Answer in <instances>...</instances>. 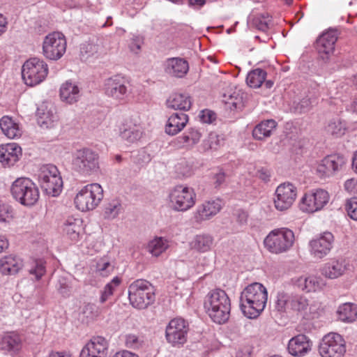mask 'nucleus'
I'll use <instances>...</instances> for the list:
<instances>
[{"label":"nucleus","instance_id":"1","mask_svg":"<svg viewBox=\"0 0 357 357\" xmlns=\"http://www.w3.org/2000/svg\"><path fill=\"white\" fill-rule=\"evenodd\" d=\"M240 308L249 319L257 318L264 310L268 292L266 287L259 282L248 285L241 293Z\"/></svg>","mask_w":357,"mask_h":357},{"label":"nucleus","instance_id":"2","mask_svg":"<svg viewBox=\"0 0 357 357\" xmlns=\"http://www.w3.org/2000/svg\"><path fill=\"white\" fill-rule=\"evenodd\" d=\"M204 308L211 320L218 324L226 323L231 312V300L225 290H211L204 299Z\"/></svg>","mask_w":357,"mask_h":357},{"label":"nucleus","instance_id":"3","mask_svg":"<svg viewBox=\"0 0 357 357\" xmlns=\"http://www.w3.org/2000/svg\"><path fill=\"white\" fill-rule=\"evenodd\" d=\"M155 287L146 280L138 279L128 287V298L132 307L143 310L155 300Z\"/></svg>","mask_w":357,"mask_h":357},{"label":"nucleus","instance_id":"4","mask_svg":"<svg viewBox=\"0 0 357 357\" xmlns=\"http://www.w3.org/2000/svg\"><path fill=\"white\" fill-rule=\"evenodd\" d=\"M13 197L24 206H33L38 201L40 192L33 181L26 177L17 178L12 184Z\"/></svg>","mask_w":357,"mask_h":357},{"label":"nucleus","instance_id":"5","mask_svg":"<svg viewBox=\"0 0 357 357\" xmlns=\"http://www.w3.org/2000/svg\"><path fill=\"white\" fill-rule=\"evenodd\" d=\"M72 165L73 169L80 175H92L100 169L99 155L89 148L77 149L73 154Z\"/></svg>","mask_w":357,"mask_h":357},{"label":"nucleus","instance_id":"6","mask_svg":"<svg viewBox=\"0 0 357 357\" xmlns=\"http://www.w3.org/2000/svg\"><path fill=\"white\" fill-rule=\"evenodd\" d=\"M38 180L45 194L52 197L58 196L63 188V180L55 165L48 164L40 168Z\"/></svg>","mask_w":357,"mask_h":357},{"label":"nucleus","instance_id":"7","mask_svg":"<svg viewBox=\"0 0 357 357\" xmlns=\"http://www.w3.org/2000/svg\"><path fill=\"white\" fill-rule=\"evenodd\" d=\"M103 198V190L100 184L92 183L84 186L77 193L74 202L77 209L87 211L96 208Z\"/></svg>","mask_w":357,"mask_h":357},{"label":"nucleus","instance_id":"8","mask_svg":"<svg viewBox=\"0 0 357 357\" xmlns=\"http://www.w3.org/2000/svg\"><path fill=\"white\" fill-rule=\"evenodd\" d=\"M48 74L47 64L36 57L24 62L22 67V77L26 85L34 86L45 80Z\"/></svg>","mask_w":357,"mask_h":357},{"label":"nucleus","instance_id":"9","mask_svg":"<svg viewBox=\"0 0 357 357\" xmlns=\"http://www.w3.org/2000/svg\"><path fill=\"white\" fill-rule=\"evenodd\" d=\"M294 241V232L286 228L275 229L265 238V247L271 252L278 254L288 250Z\"/></svg>","mask_w":357,"mask_h":357},{"label":"nucleus","instance_id":"10","mask_svg":"<svg viewBox=\"0 0 357 357\" xmlns=\"http://www.w3.org/2000/svg\"><path fill=\"white\" fill-rule=\"evenodd\" d=\"M66 40L61 32L54 31L45 36L43 43V54L50 60L57 61L66 51Z\"/></svg>","mask_w":357,"mask_h":357},{"label":"nucleus","instance_id":"11","mask_svg":"<svg viewBox=\"0 0 357 357\" xmlns=\"http://www.w3.org/2000/svg\"><path fill=\"white\" fill-rule=\"evenodd\" d=\"M171 207L177 211H185L195 204L196 195L192 188L176 185L169 194Z\"/></svg>","mask_w":357,"mask_h":357},{"label":"nucleus","instance_id":"12","mask_svg":"<svg viewBox=\"0 0 357 357\" xmlns=\"http://www.w3.org/2000/svg\"><path fill=\"white\" fill-rule=\"evenodd\" d=\"M321 357H343L346 352L345 341L338 333L326 335L319 347Z\"/></svg>","mask_w":357,"mask_h":357},{"label":"nucleus","instance_id":"13","mask_svg":"<svg viewBox=\"0 0 357 357\" xmlns=\"http://www.w3.org/2000/svg\"><path fill=\"white\" fill-rule=\"evenodd\" d=\"M188 331L189 324L185 320L182 318L173 319L166 327V339L173 346L182 345L187 340Z\"/></svg>","mask_w":357,"mask_h":357},{"label":"nucleus","instance_id":"14","mask_svg":"<svg viewBox=\"0 0 357 357\" xmlns=\"http://www.w3.org/2000/svg\"><path fill=\"white\" fill-rule=\"evenodd\" d=\"M337 35V29H329L319 36L316 40V49L319 56L324 63H328L333 55Z\"/></svg>","mask_w":357,"mask_h":357},{"label":"nucleus","instance_id":"15","mask_svg":"<svg viewBox=\"0 0 357 357\" xmlns=\"http://www.w3.org/2000/svg\"><path fill=\"white\" fill-rule=\"evenodd\" d=\"M346 163L347 159L342 154L328 155L318 164L317 172L321 177H331L342 171Z\"/></svg>","mask_w":357,"mask_h":357},{"label":"nucleus","instance_id":"16","mask_svg":"<svg viewBox=\"0 0 357 357\" xmlns=\"http://www.w3.org/2000/svg\"><path fill=\"white\" fill-rule=\"evenodd\" d=\"M330 199L328 192L318 188L305 194L301 199V208L308 213H314L322 209Z\"/></svg>","mask_w":357,"mask_h":357},{"label":"nucleus","instance_id":"17","mask_svg":"<svg viewBox=\"0 0 357 357\" xmlns=\"http://www.w3.org/2000/svg\"><path fill=\"white\" fill-rule=\"evenodd\" d=\"M297 196V188L291 183H284L278 186L275 192L274 205L277 210L283 211L289 208Z\"/></svg>","mask_w":357,"mask_h":357},{"label":"nucleus","instance_id":"18","mask_svg":"<svg viewBox=\"0 0 357 357\" xmlns=\"http://www.w3.org/2000/svg\"><path fill=\"white\" fill-rule=\"evenodd\" d=\"M105 93L115 100H124L129 92L128 82L120 75H114L107 79L104 84Z\"/></svg>","mask_w":357,"mask_h":357},{"label":"nucleus","instance_id":"19","mask_svg":"<svg viewBox=\"0 0 357 357\" xmlns=\"http://www.w3.org/2000/svg\"><path fill=\"white\" fill-rule=\"evenodd\" d=\"M109 343L102 336L93 337L81 350L79 357H106Z\"/></svg>","mask_w":357,"mask_h":357},{"label":"nucleus","instance_id":"20","mask_svg":"<svg viewBox=\"0 0 357 357\" xmlns=\"http://www.w3.org/2000/svg\"><path fill=\"white\" fill-rule=\"evenodd\" d=\"M333 235L324 232L310 242V251L314 257L321 259L326 256L333 247Z\"/></svg>","mask_w":357,"mask_h":357},{"label":"nucleus","instance_id":"21","mask_svg":"<svg viewBox=\"0 0 357 357\" xmlns=\"http://www.w3.org/2000/svg\"><path fill=\"white\" fill-rule=\"evenodd\" d=\"M222 208V201L220 199L204 202L199 205L194 214L197 222L207 220L217 215Z\"/></svg>","mask_w":357,"mask_h":357},{"label":"nucleus","instance_id":"22","mask_svg":"<svg viewBox=\"0 0 357 357\" xmlns=\"http://www.w3.org/2000/svg\"><path fill=\"white\" fill-rule=\"evenodd\" d=\"M312 349V342L305 335L300 334L289 341L287 350L293 356L301 357L307 354Z\"/></svg>","mask_w":357,"mask_h":357},{"label":"nucleus","instance_id":"23","mask_svg":"<svg viewBox=\"0 0 357 357\" xmlns=\"http://www.w3.org/2000/svg\"><path fill=\"white\" fill-rule=\"evenodd\" d=\"M292 282L299 289L305 292L319 291L326 285L322 278L314 275L295 278Z\"/></svg>","mask_w":357,"mask_h":357},{"label":"nucleus","instance_id":"24","mask_svg":"<svg viewBox=\"0 0 357 357\" xmlns=\"http://www.w3.org/2000/svg\"><path fill=\"white\" fill-rule=\"evenodd\" d=\"M22 348V339L15 332L6 333L0 336V350L14 356Z\"/></svg>","mask_w":357,"mask_h":357},{"label":"nucleus","instance_id":"25","mask_svg":"<svg viewBox=\"0 0 357 357\" xmlns=\"http://www.w3.org/2000/svg\"><path fill=\"white\" fill-rule=\"evenodd\" d=\"M22 155L21 147L15 143L0 146V162L4 166L13 165Z\"/></svg>","mask_w":357,"mask_h":357},{"label":"nucleus","instance_id":"26","mask_svg":"<svg viewBox=\"0 0 357 357\" xmlns=\"http://www.w3.org/2000/svg\"><path fill=\"white\" fill-rule=\"evenodd\" d=\"M189 70V65L186 60L180 57L169 58L165 63V71L168 75L181 78Z\"/></svg>","mask_w":357,"mask_h":357},{"label":"nucleus","instance_id":"27","mask_svg":"<svg viewBox=\"0 0 357 357\" xmlns=\"http://www.w3.org/2000/svg\"><path fill=\"white\" fill-rule=\"evenodd\" d=\"M202 136V133L199 129L195 127L190 128L181 136L174 139V146L178 149H192L199 142Z\"/></svg>","mask_w":357,"mask_h":357},{"label":"nucleus","instance_id":"28","mask_svg":"<svg viewBox=\"0 0 357 357\" xmlns=\"http://www.w3.org/2000/svg\"><path fill=\"white\" fill-rule=\"evenodd\" d=\"M244 93L238 89H231L222 94V102L230 110L241 109L243 107Z\"/></svg>","mask_w":357,"mask_h":357},{"label":"nucleus","instance_id":"29","mask_svg":"<svg viewBox=\"0 0 357 357\" xmlns=\"http://www.w3.org/2000/svg\"><path fill=\"white\" fill-rule=\"evenodd\" d=\"M188 121V116L183 112L172 114L165 126V132L169 135H175L181 131Z\"/></svg>","mask_w":357,"mask_h":357},{"label":"nucleus","instance_id":"30","mask_svg":"<svg viewBox=\"0 0 357 357\" xmlns=\"http://www.w3.org/2000/svg\"><path fill=\"white\" fill-rule=\"evenodd\" d=\"M60 97L63 101L67 103H75L80 97L79 88L75 83L66 81L60 88Z\"/></svg>","mask_w":357,"mask_h":357},{"label":"nucleus","instance_id":"31","mask_svg":"<svg viewBox=\"0 0 357 357\" xmlns=\"http://www.w3.org/2000/svg\"><path fill=\"white\" fill-rule=\"evenodd\" d=\"M276 127L277 122L273 119L262 121L253 129L252 136L257 140H263L269 137Z\"/></svg>","mask_w":357,"mask_h":357},{"label":"nucleus","instance_id":"32","mask_svg":"<svg viewBox=\"0 0 357 357\" xmlns=\"http://www.w3.org/2000/svg\"><path fill=\"white\" fill-rule=\"evenodd\" d=\"M22 267V260L13 255L6 256L0 260V272L5 275L15 274Z\"/></svg>","mask_w":357,"mask_h":357},{"label":"nucleus","instance_id":"33","mask_svg":"<svg viewBox=\"0 0 357 357\" xmlns=\"http://www.w3.org/2000/svg\"><path fill=\"white\" fill-rule=\"evenodd\" d=\"M345 265L342 261L332 260L326 263L321 269V273L326 278L335 279L343 274Z\"/></svg>","mask_w":357,"mask_h":357},{"label":"nucleus","instance_id":"34","mask_svg":"<svg viewBox=\"0 0 357 357\" xmlns=\"http://www.w3.org/2000/svg\"><path fill=\"white\" fill-rule=\"evenodd\" d=\"M63 231L71 240L77 241L82 231V220L78 218L68 217L64 223Z\"/></svg>","mask_w":357,"mask_h":357},{"label":"nucleus","instance_id":"35","mask_svg":"<svg viewBox=\"0 0 357 357\" xmlns=\"http://www.w3.org/2000/svg\"><path fill=\"white\" fill-rule=\"evenodd\" d=\"M36 116L38 123L42 128H51L53 123L57 120V116L45 105H42L38 108Z\"/></svg>","mask_w":357,"mask_h":357},{"label":"nucleus","instance_id":"36","mask_svg":"<svg viewBox=\"0 0 357 357\" xmlns=\"http://www.w3.org/2000/svg\"><path fill=\"white\" fill-rule=\"evenodd\" d=\"M0 128L3 133L10 139L18 137L22 133L18 123L8 116H4L0 119Z\"/></svg>","mask_w":357,"mask_h":357},{"label":"nucleus","instance_id":"37","mask_svg":"<svg viewBox=\"0 0 357 357\" xmlns=\"http://www.w3.org/2000/svg\"><path fill=\"white\" fill-rule=\"evenodd\" d=\"M191 104L190 97L188 94L174 93L167 100V106L174 109L188 110Z\"/></svg>","mask_w":357,"mask_h":357},{"label":"nucleus","instance_id":"38","mask_svg":"<svg viewBox=\"0 0 357 357\" xmlns=\"http://www.w3.org/2000/svg\"><path fill=\"white\" fill-rule=\"evenodd\" d=\"M338 319L344 322H352L357 318V305L351 303H345L338 307Z\"/></svg>","mask_w":357,"mask_h":357},{"label":"nucleus","instance_id":"39","mask_svg":"<svg viewBox=\"0 0 357 357\" xmlns=\"http://www.w3.org/2000/svg\"><path fill=\"white\" fill-rule=\"evenodd\" d=\"M213 243V238L211 235L202 234L195 236L191 246L198 252H205L211 250Z\"/></svg>","mask_w":357,"mask_h":357},{"label":"nucleus","instance_id":"40","mask_svg":"<svg viewBox=\"0 0 357 357\" xmlns=\"http://www.w3.org/2000/svg\"><path fill=\"white\" fill-rule=\"evenodd\" d=\"M266 75V70L261 68L254 69L248 74L246 83L251 88H259L265 81Z\"/></svg>","mask_w":357,"mask_h":357},{"label":"nucleus","instance_id":"41","mask_svg":"<svg viewBox=\"0 0 357 357\" xmlns=\"http://www.w3.org/2000/svg\"><path fill=\"white\" fill-rule=\"evenodd\" d=\"M122 211V205L119 199H112L104 206V218L108 220L116 218Z\"/></svg>","mask_w":357,"mask_h":357},{"label":"nucleus","instance_id":"42","mask_svg":"<svg viewBox=\"0 0 357 357\" xmlns=\"http://www.w3.org/2000/svg\"><path fill=\"white\" fill-rule=\"evenodd\" d=\"M289 306V311L305 313L309 306V301L302 295L291 294Z\"/></svg>","mask_w":357,"mask_h":357},{"label":"nucleus","instance_id":"43","mask_svg":"<svg viewBox=\"0 0 357 357\" xmlns=\"http://www.w3.org/2000/svg\"><path fill=\"white\" fill-rule=\"evenodd\" d=\"M313 101L308 97L299 100H295L290 104L289 109L291 112L297 114L309 112L312 107Z\"/></svg>","mask_w":357,"mask_h":357},{"label":"nucleus","instance_id":"44","mask_svg":"<svg viewBox=\"0 0 357 357\" xmlns=\"http://www.w3.org/2000/svg\"><path fill=\"white\" fill-rule=\"evenodd\" d=\"M168 247V241L162 237L152 240L148 245L149 251L155 257L160 256Z\"/></svg>","mask_w":357,"mask_h":357},{"label":"nucleus","instance_id":"45","mask_svg":"<svg viewBox=\"0 0 357 357\" xmlns=\"http://www.w3.org/2000/svg\"><path fill=\"white\" fill-rule=\"evenodd\" d=\"M291 294L284 291L278 292L275 301V309L280 313L289 311Z\"/></svg>","mask_w":357,"mask_h":357},{"label":"nucleus","instance_id":"46","mask_svg":"<svg viewBox=\"0 0 357 357\" xmlns=\"http://www.w3.org/2000/svg\"><path fill=\"white\" fill-rule=\"evenodd\" d=\"M345 130V124L338 119L331 121L326 127V132L335 137L342 136Z\"/></svg>","mask_w":357,"mask_h":357},{"label":"nucleus","instance_id":"47","mask_svg":"<svg viewBox=\"0 0 357 357\" xmlns=\"http://www.w3.org/2000/svg\"><path fill=\"white\" fill-rule=\"evenodd\" d=\"M45 261L43 259H33L31 262L29 272L31 275H35L37 280H40L45 273Z\"/></svg>","mask_w":357,"mask_h":357},{"label":"nucleus","instance_id":"48","mask_svg":"<svg viewBox=\"0 0 357 357\" xmlns=\"http://www.w3.org/2000/svg\"><path fill=\"white\" fill-rule=\"evenodd\" d=\"M121 278L116 276L105 286L100 298V303H104L113 295L115 289L121 284Z\"/></svg>","mask_w":357,"mask_h":357},{"label":"nucleus","instance_id":"49","mask_svg":"<svg viewBox=\"0 0 357 357\" xmlns=\"http://www.w3.org/2000/svg\"><path fill=\"white\" fill-rule=\"evenodd\" d=\"M134 129L143 130L141 126L140 119L138 115L131 116L125 119L120 128V131H130L134 130Z\"/></svg>","mask_w":357,"mask_h":357},{"label":"nucleus","instance_id":"50","mask_svg":"<svg viewBox=\"0 0 357 357\" xmlns=\"http://www.w3.org/2000/svg\"><path fill=\"white\" fill-rule=\"evenodd\" d=\"M114 266L107 257L100 259L96 264V270L103 277L108 276L114 271Z\"/></svg>","mask_w":357,"mask_h":357},{"label":"nucleus","instance_id":"51","mask_svg":"<svg viewBox=\"0 0 357 357\" xmlns=\"http://www.w3.org/2000/svg\"><path fill=\"white\" fill-rule=\"evenodd\" d=\"M143 130L134 129V130L120 131L121 137L129 143H133L138 141L142 136Z\"/></svg>","mask_w":357,"mask_h":357},{"label":"nucleus","instance_id":"52","mask_svg":"<svg viewBox=\"0 0 357 357\" xmlns=\"http://www.w3.org/2000/svg\"><path fill=\"white\" fill-rule=\"evenodd\" d=\"M98 46L97 45L86 43L81 45L80 54L82 59H87L89 57L98 52Z\"/></svg>","mask_w":357,"mask_h":357},{"label":"nucleus","instance_id":"53","mask_svg":"<svg viewBox=\"0 0 357 357\" xmlns=\"http://www.w3.org/2000/svg\"><path fill=\"white\" fill-rule=\"evenodd\" d=\"M345 209L350 218L357 220V197L348 200L345 205Z\"/></svg>","mask_w":357,"mask_h":357},{"label":"nucleus","instance_id":"54","mask_svg":"<svg viewBox=\"0 0 357 357\" xmlns=\"http://www.w3.org/2000/svg\"><path fill=\"white\" fill-rule=\"evenodd\" d=\"M271 21V18L268 15H261L255 18L254 24L257 29L262 31H266L267 29H268Z\"/></svg>","mask_w":357,"mask_h":357},{"label":"nucleus","instance_id":"55","mask_svg":"<svg viewBox=\"0 0 357 357\" xmlns=\"http://www.w3.org/2000/svg\"><path fill=\"white\" fill-rule=\"evenodd\" d=\"M212 180L215 188H220L225 183V172L222 169L217 170L216 172L213 173Z\"/></svg>","mask_w":357,"mask_h":357},{"label":"nucleus","instance_id":"56","mask_svg":"<svg viewBox=\"0 0 357 357\" xmlns=\"http://www.w3.org/2000/svg\"><path fill=\"white\" fill-rule=\"evenodd\" d=\"M13 218L12 207L8 204H0V222L8 221Z\"/></svg>","mask_w":357,"mask_h":357},{"label":"nucleus","instance_id":"57","mask_svg":"<svg viewBox=\"0 0 357 357\" xmlns=\"http://www.w3.org/2000/svg\"><path fill=\"white\" fill-rule=\"evenodd\" d=\"M176 171L183 176H189L192 174V166L185 160H181L176 166Z\"/></svg>","mask_w":357,"mask_h":357},{"label":"nucleus","instance_id":"58","mask_svg":"<svg viewBox=\"0 0 357 357\" xmlns=\"http://www.w3.org/2000/svg\"><path fill=\"white\" fill-rule=\"evenodd\" d=\"M142 344V341L138 336L134 334H128L126 335V345L128 348L137 349Z\"/></svg>","mask_w":357,"mask_h":357},{"label":"nucleus","instance_id":"59","mask_svg":"<svg viewBox=\"0 0 357 357\" xmlns=\"http://www.w3.org/2000/svg\"><path fill=\"white\" fill-rule=\"evenodd\" d=\"M143 43L144 39L142 36H134L129 44V48L131 52L137 54L140 51Z\"/></svg>","mask_w":357,"mask_h":357},{"label":"nucleus","instance_id":"60","mask_svg":"<svg viewBox=\"0 0 357 357\" xmlns=\"http://www.w3.org/2000/svg\"><path fill=\"white\" fill-rule=\"evenodd\" d=\"M58 291L63 296V297H68L70 294L71 291V287L66 282L65 279L60 280L59 281V286H58Z\"/></svg>","mask_w":357,"mask_h":357},{"label":"nucleus","instance_id":"61","mask_svg":"<svg viewBox=\"0 0 357 357\" xmlns=\"http://www.w3.org/2000/svg\"><path fill=\"white\" fill-rule=\"evenodd\" d=\"M234 216L236 217V222L241 225H245L247 224L248 214L246 211L242 209H237L234 212Z\"/></svg>","mask_w":357,"mask_h":357},{"label":"nucleus","instance_id":"62","mask_svg":"<svg viewBox=\"0 0 357 357\" xmlns=\"http://www.w3.org/2000/svg\"><path fill=\"white\" fill-rule=\"evenodd\" d=\"M199 117L201 121L205 123H211L215 119V113L208 109L202 110Z\"/></svg>","mask_w":357,"mask_h":357},{"label":"nucleus","instance_id":"63","mask_svg":"<svg viewBox=\"0 0 357 357\" xmlns=\"http://www.w3.org/2000/svg\"><path fill=\"white\" fill-rule=\"evenodd\" d=\"M344 189L351 194H357V179H348L344 183Z\"/></svg>","mask_w":357,"mask_h":357},{"label":"nucleus","instance_id":"64","mask_svg":"<svg viewBox=\"0 0 357 357\" xmlns=\"http://www.w3.org/2000/svg\"><path fill=\"white\" fill-rule=\"evenodd\" d=\"M216 137L217 136L213 134H211L208 139H204L203 142V146L204 150H208V149H215L216 146L215 144L216 142Z\"/></svg>","mask_w":357,"mask_h":357}]
</instances>
